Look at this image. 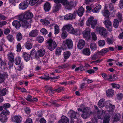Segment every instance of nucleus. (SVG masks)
Listing matches in <instances>:
<instances>
[{
  "label": "nucleus",
  "instance_id": "nucleus-35",
  "mask_svg": "<svg viewBox=\"0 0 123 123\" xmlns=\"http://www.w3.org/2000/svg\"><path fill=\"white\" fill-rule=\"evenodd\" d=\"M8 92L7 89L6 88L0 90V95L2 96H5Z\"/></svg>",
  "mask_w": 123,
  "mask_h": 123
},
{
  "label": "nucleus",
  "instance_id": "nucleus-54",
  "mask_svg": "<svg viewBox=\"0 0 123 123\" xmlns=\"http://www.w3.org/2000/svg\"><path fill=\"white\" fill-rule=\"evenodd\" d=\"M1 114L6 116L9 115L10 114V113L7 110L5 109L2 111Z\"/></svg>",
  "mask_w": 123,
  "mask_h": 123
},
{
  "label": "nucleus",
  "instance_id": "nucleus-6",
  "mask_svg": "<svg viewBox=\"0 0 123 123\" xmlns=\"http://www.w3.org/2000/svg\"><path fill=\"white\" fill-rule=\"evenodd\" d=\"M45 91L46 92H48L49 91V92L51 95L53 94L54 93V91L57 92L59 93L61 91L64 90V88L62 87H60L57 89L53 90L51 86L49 85H47L45 86Z\"/></svg>",
  "mask_w": 123,
  "mask_h": 123
},
{
  "label": "nucleus",
  "instance_id": "nucleus-4",
  "mask_svg": "<svg viewBox=\"0 0 123 123\" xmlns=\"http://www.w3.org/2000/svg\"><path fill=\"white\" fill-rule=\"evenodd\" d=\"M96 31L97 33L100 35L102 37H106L107 36L108 32L104 27H97Z\"/></svg>",
  "mask_w": 123,
  "mask_h": 123
},
{
  "label": "nucleus",
  "instance_id": "nucleus-39",
  "mask_svg": "<svg viewBox=\"0 0 123 123\" xmlns=\"http://www.w3.org/2000/svg\"><path fill=\"white\" fill-rule=\"evenodd\" d=\"M32 44L29 42H27L25 43V47L28 49H30L32 47Z\"/></svg>",
  "mask_w": 123,
  "mask_h": 123
},
{
  "label": "nucleus",
  "instance_id": "nucleus-59",
  "mask_svg": "<svg viewBox=\"0 0 123 123\" xmlns=\"http://www.w3.org/2000/svg\"><path fill=\"white\" fill-rule=\"evenodd\" d=\"M10 104L9 103H7L4 104L2 106H0V108H10Z\"/></svg>",
  "mask_w": 123,
  "mask_h": 123
},
{
  "label": "nucleus",
  "instance_id": "nucleus-40",
  "mask_svg": "<svg viewBox=\"0 0 123 123\" xmlns=\"http://www.w3.org/2000/svg\"><path fill=\"white\" fill-rule=\"evenodd\" d=\"M22 38V35L20 32H19L17 34L16 38L18 41H21Z\"/></svg>",
  "mask_w": 123,
  "mask_h": 123
},
{
  "label": "nucleus",
  "instance_id": "nucleus-44",
  "mask_svg": "<svg viewBox=\"0 0 123 123\" xmlns=\"http://www.w3.org/2000/svg\"><path fill=\"white\" fill-rule=\"evenodd\" d=\"M59 30V28L58 25H55L54 26V33L55 35L58 33Z\"/></svg>",
  "mask_w": 123,
  "mask_h": 123
},
{
  "label": "nucleus",
  "instance_id": "nucleus-27",
  "mask_svg": "<svg viewBox=\"0 0 123 123\" xmlns=\"http://www.w3.org/2000/svg\"><path fill=\"white\" fill-rule=\"evenodd\" d=\"M23 56L26 62H27L30 59V55L26 52L23 53Z\"/></svg>",
  "mask_w": 123,
  "mask_h": 123
},
{
  "label": "nucleus",
  "instance_id": "nucleus-34",
  "mask_svg": "<svg viewBox=\"0 0 123 123\" xmlns=\"http://www.w3.org/2000/svg\"><path fill=\"white\" fill-rule=\"evenodd\" d=\"M90 47L91 50L92 51H94L97 49L96 44L94 43H91L90 44Z\"/></svg>",
  "mask_w": 123,
  "mask_h": 123
},
{
  "label": "nucleus",
  "instance_id": "nucleus-37",
  "mask_svg": "<svg viewBox=\"0 0 123 123\" xmlns=\"http://www.w3.org/2000/svg\"><path fill=\"white\" fill-rule=\"evenodd\" d=\"M81 31L79 29H73L72 34H74L76 35H79L81 33Z\"/></svg>",
  "mask_w": 123,
  "mask_h": 123
},
{
  "label": "nucleus",
  "instance_id": "nucleus-62",
  "mask_svg": "<svg viewBox=\"0 0 123 123\" xmlns=\"http://www.w3.org/2000/svg\"><path fill=\"white\" fill-rule=\"evenodd\" d=\"M107 105L111 108H114L115 107V106L114 105L112 104L111 103H110V101H108L107 102Z\"/></svg>",
  "mask_w": 123,
  "mask_h": 123
},
{
  "label": "nucleus",
  "instance_id": "nucleus-25",
  "mask_svg": "<svg viewBox=\"0 0 123 123\" xmlns=\"http://www.w3.org/2000/svg\"><path fill=\"white\" fill-rule=\"evenodd\" d=\"M105 100L104 99H100L98 103V105L99 107H103L105 105Z\"/></svg>",
  "mask_w": 123,
  "mask_h": 123
},
{
  "label": "nucleus",
  "instance_id": "nucleus-38",
  "mask_svg": "<svg viewBox=\"0 0 123 123\" xmlns=\"http://www.w3.org/2000/svg\"><path fill=\"white\" fill-rule=\"evenodd\" d=\"M71 53L70 51H67L64 52L63 54V56L65 59L68 58L71 55Z\"/></svg>",
  "mask_w": 123,
  "mask_h": 123
},
{
  "label": "nucleus",
  "instance_id": "nucleus-14",
  "mask_svg": "<svg viewBox=\"0 0 123 123\" xmlns=\"http://www.w3.org/2000/svg\"><path fill=\"white\" fill-rule=\"evenodd\" d=\"M104 23L109 31H112L111 23L109 19L105 20L104 22Z\"/></svg>",
  "mask_w": 123,
  "mask_h": 123
},
{
  "label": "nucleus",
  "instance_id": "nucleus-42",
  "mask_svg": "<svg viewBox=\"0 0 123 123\" xmlns=\"http://www.w3.org/2000/svg\"><path fill=\"white\" fill-rule=\"evenodd\" d=\"M40 22L44 25H47L50 23V22L48 20L45 19H41L40 20Z\"/></svg>",
  "mask_w": 123,
  "mask_h": 123
},
{
  "label": "nucleus",
  "instance_id": "nucleus-61",
  "mask_svg": "<svg viewBox=\"0 0 123 123\" xmlns=\"http://www.w3.org/2000/svg\"><path fill=\"white\" fill-rule=\"evenodd\" d=\"M14 61V60H9L8 64L9 65V67L10 68L13 66Z\"/></svg>",
  "mask_w": 123,
  "mask_h": 123
},
{
  "label": "nucleus",
  "instance_id": "nucleus-49",
  "mask_svg": "<svg viewBox=\"0 0 123 123\" xmlns=\"http://www.w3.org/2000/svg\"><path fill=\"white\" fill-rule=\"evenodd\" d=\"M5 80V75L0 74V83L4 82Z\"/></svg>",
  "mask_w": 123,
  "mask_h": 123
},
{
  "label": "nucleus",
  "instance_id": "nucleus-20",
  "mask_svg": "<svg viewBox=\"0 0 123 123\" xmlns=\"http://www.w3.org/2000/svg\"><path fill=\"white\" fill-rule=\"evenodd\" d=\"M53 8V11L54 12H56L61 6V5L59 3H55Z\"/></svg>",
  "mask_w": 123,
  "mask_h": 123
},
{
  "label": "nucleus",
  "instance_id": "nucleus-41",
  "mask_svg": "<svg viewBox=\"0 0 123 123\" xmlns=\"http://www.w3.org/2000/svg\"><path fill=\"white\" fill-rule=\"evenodd\" d=\"M62 51V49L60 47H58L55 52V54L58 55H60Z\"/></svg>",
  "mask_w": 123,
  "mask_h": 123
},
{
  "label": "nucleus",
  "instance_id": "nucleus-28",
  "mask_svg": "<svg viewBox=\"0 0 123 123\" xmlns=\"http://www.w3.org/2000/svg\"><path fill=\"white\" fill-rule=\"evenodd\" d=\"M114 94V91L112 90H108L106 91V95L108 97H112L113 95Z\"/></svg>",
  "mask_w": 123,
  "mask_h": 123
},
{
  "label": "nucleus",
  "instance_id": "nucleus-21",
  "mask_svg": "<svg viewBox=\"0 0 123 123\" xmlns=\"http://www.w3.org/2000/svg\"><path fill=\"white\" fill-rule=\"evenodd\" d=\"M75 18V16L74 14L69 13L65 16L64 18L65 20H68L74 19Z\"/></svg>",
  "mask_w": 123,
  "mask_h": 123
},
{
  "label": "nucleus",
  "instance_id": "nucleus-7",
  "mask_svg": "<svg viewBox=\"0 0 123 123\" xmlns=\"http://www.w3.org/2000/svg\"><path fill=\"white\" fill-rule=\"evenodd\" d=\"M73 46L72 40L71 39H68L63 41L62 47L64 48H68L69 49H71L73 48Z\"/></svg>",
  "mask_w": 123,
  "mask_h": 123
},
{
  "label": "nucleus",
  "instance_id": "nucleus-9",
  "mask_svg": "<svg viewBox=\"0 0 123 123\" xmlns=\"http://www.w3.org/2000/svg\"><path fill=\"white\" fill-rule=\"evenodd\" d=\"M46 53L45 49L43 48L37 50L35 54V57L37 59H39L40 57H42L44 56Z\"/></svg>",
  "mask_w": 123,
  "mask_h": 123
},
{
  "label": "nucleus",
  "instance_id": "nucleus-32",
  "mask_svg": "<svg viewBox=\"0 0 123 123\" xmlns=\"http://www.w3.org/2000/svg\"><path fill=\"white\" fill-rule=\"evenodd\" d=\"M50 6L49 3L48 2L45 3L44 6V9L45 11H49L50 9Z\"/></svg>",
  "mask_w": 123,
  "mask_h": 123
},
{
  "label": "nucleus",
  "instance_id": "nucleus-45",
  "mask_svg": "<svg viewBox=\"0 0 123 123\" xmlns=\"http://www.w3.org/2000/svg\"><path fill=\"white\" fill-rule=\"evenodd\" d=\"M21 60V58L19 57H17L15 61V63L17 65H19L20 64V62Z\"/></svg>",
  "mask_w": 123,
  "mask_h": 123
},
{
  "label": "nucleus",
  "instance_id": "nucleus-23",
  "mask_svg": "<svg viewBox=\"0 0 123 123\" xmlns=\"http://www.w3.org/2000/svg\"><path fill=\"white\" fill-rule=\"evenodd\" d=\"M82 53L84 55L89 56L90 54L91 51L89 49L86 48L82 50Z\"/></svg>",
  "mask_w": 123,
  "mask_h": 123
},
{
  "label": "nucleus",
  "instance_id": "nucleus-3",
  "mask_svg": "<svg viewBox=\"0 0 123 123\" xmlns=\"http://www.w3.org/2000/svg\"><path fill=\"white\" fill-rule=\"evenodd\" d=\"M54 2L55 3H61L63 5L65 6L67 9H71L74 6L73 3L71 2H68L67 0H54Z\"/></svg>",
  "mask_w": 123,
  "mask_h": 123
},
{
  "label": "nucleus",
  "instance_id": "nucleus-18",
  "mask_svg": "<svg viewBox=\"0 0 123 123\" xmlns=\"http://www.w3.org/2000/svg\"><path fill=\"white\" fill-rule=\"evenodd\" d=\"M85 45V42L84 40L80 39L79 41L77 47L80 49H81Z\"/></svg>",
  "mask_w": 123,
  "mask_h": 123
},
{
  "label": "nucleus",
  "instance_id": "nucleus-1",
  "mask_svg": "<svg viewBox=\"0 0 123 123\" xmlns=\"http://www.w3.org/2000/svg\"><path fill=\"white\" fill-rule=\"evenodd\" d=\"M98 108H96L97 112V116L98 118L100 119H104L103 123H109L110 119L109 115L110 114L112 113V111L114 108H111L110 110L111 111H104L102 109L98 110Z\"/></svg>",
  "mask_w": 123,
  "mask_h": 123
},
{
  "label": "nucleus",
  "instance_id": "nucleus-52",
  "mask_svg": "<svg viewBox=\"0 0 123 123\" xmlns=\"http://www.w3.org/2000/svg\"><path fill=\"white\" fill-rule=\"evenodd\" d=\"M123 97V94L121 93H119L116 95V98L118 100L121 99Z\"/></svg>",
  "mask_w": 123,
  "mask_h": 123
},
{
  "label": "nucleus",
  "instance_id": "nucleus-30",
  "mask_svg": "<svg viewBox=\"0 0 123 123\" xmlns=\"http://www.w3.org/2000/svg\"><path fill=\"white\" fill-rule=\"evenodd\" d=\"M84 9L81 6L78 9L77 13L78 15L80 16H82L84 12Z\"/></svg>",
  "mask_w": 123,
  "mask_h": 123
},
{
  "label": "nucleus",
  "instance_id": "nucleus-24",
  "mask_svg": "<svg viewBox=\"0 0 123 123\" xmlns=\"http://www.w3.org/2000/svg\"><path fill=\"white\" fill-rule=\"evenodd\" d=\"M12 25L18 29H19L21 26L20 22L17 20H15L12 22Z\"/></svg>",
  "mask_w": 123,
  "mask_h": 123
},
{
  "label": "nucleus",
  "instance_id": "nucleus-64",
  "mask_svg": "<svg viewBox=\"0 0 123 123\" xmlns=\"http://www.w3.org/2000/svg\"><path fill=\"white\" fill-rule=\"evenodd\" d=\"M119 7L122 8H123V0H120L119 3Z\"/></svg>",
  "mask_w": 123,
  "mask_h": 123
},
{
  "label": "nucleus",
  "instance_id": "nucleus-36",
  "mask_svg": "<svg viewBox=\"0 0 123 123\" xmlns=\"http://www.w3.org/2000/svg\"><path fill=\"white\" fill-rule=\"evenodd\" d=\"M9 60H14V54L11 52H9L7 55Z\"/></svg>",
  "mask_w": 123,
  "mask_h": 123
},
{
  "label": "nucleus",
  "instance_id": "nucleus-33",
  "mask_svg": "<svg viewBox=\"0 0 123 123\" xmlns=\"http://www.w3.org/2000/svg\"><path fill=\"white\" fill-rule=\"evenodd\" d=\"M101 8V6L100 5H98L97 6H96L92 10V11L93 13H97L99 11Z\"/></svg>",
  "mask_w": 123,
  "mask_h": 123
},
{
  "label": "nucleus",
  "instance_id": "nucleus-53",
  "mask_svg": "<svg viewBox=\"0 0 123 123\" xmlns=\"http://www.w3.org/2000/svg\"><path fill=\"white\" fill-rule=\"evenodd\" d=\"M119 22L118 20L116 19H114V21L113 25L115 28H117L119 25Z\"/></svg>",
  "mask_w": 123,
  "mask_h": 123
},
{
  "label": "nucleus",
  "instance_id": "nucleus-47",
  "mask_svg": "<svg viewBox=\"0 0 123 123\" xmlns=\"http://www.w3.org/2000/svg\"><path fill=\"white\" fill-rule=\"evenodd\" d=\"M40 79L45 80H48L49 79V75L48 74H46L44 75V76H42L39 77Z\"/></svg>",
  "mask_w": 123,
  "mask_h": 123
},
{
  "label": "nucleus",
  "instance_id": "nucleus-46",
  "mask_svg": "<svg viewBox=\"0 0 123 123\" xmlns=\"http://www.w3.org/2000/svg\"><path fill=\"white\" fill-rule=\"evenodd\" d=\"M120 116V115L119 114H117L116 115H115L114 117L112 118V119H113V121L115 122L118 121L119 119Z\"/></svg>",
  "mask_w": 123,
  "mask_h": 123
},
{
  "label": "nucleus",
  "instance_id": "nucleus-8",
  "mask_svg": "<svg viewBox=\"0 0 123 123\" xmlns=\"http://www.w3.org/2000/svg\"><path fill=\"white\" fill-rule=\"evenodd\" d=\"M94 18L93 17H91L89 18L86 22V25L88 26L91 25L92 28L94 29L97 23V20H93Z\"/></svg>",
  "mask_w": 123,
  "mask_h": 123
},
{
  "label": "nucleus",
  "instance_id": "nucleus-60",
  "mask_svg": "<svg viewBox=\"0 0 123 123\" xmlns=\"http://www.w3.org/2000/svg\"><path fill=\"white\" fill-rule=\"evenodd\" d=\"M92 38L94 41L96 40L97 39V37L96 36V34L94 32L92 33Z\"/></svg>",
  "mask_w": 123,
  "mask_h": 123
},
{
  "label": "nucleus",
  "instance_id": "nucleus-57",
  "mask_svg": "<svg viewBox=\"0 0 123 123\" xmlns=\"http://www.w3.org/2000/svg\"><path fill=\"white\" fill-rule=\"evenodd\" d=\"M39 0H30L29 1V4L33 6Z\"/></svg>",
  "mask_w": 123,
  "mask_h": 123
},
{
  "label": "nucleus",
  "instance_id": "nucleus-51",
  "mask_svg": "<svg viewBox=\"0 0 123 123\" xmlns=\"http://www.w3.org/2000/svg\"><path fill=\"white\" fill-rule=\"evenodd\" d=\"M7 38L10 42H12L14 40L13 37L12 35L9 34L7 36Z\"/></svg>",
  "mask_w": 123,
  "mask_h": 123
},
{
  "label": "nucleus",
  "instance_id": "nucleus-63",
  "mask_svg": "<svg viewBox=\"0 0 123 123\" xmlns=\"http://www.w3.org/2000/svg\"><path fill=\"white\" fill-rule=\"evenodd\" d=\"M17 51L18 52H19L21 50V45L20 44V43H18L17 45Z\"/></svg>",
  "mask_w": 123,
  "mask_h": 123
},
{
  "label": "nucleus",
  "instance_id": "nucleus-56",
  "mask_svg": "<svg viewBox=\"0 0 123 123\" xmlns=\"http://www.w3.org/2000/svg\"><path fill=\"white\" fill-rule=\"evenodd\" d=\"M44 38L42 36H40L38 37L37 38V40L39 43H42L43 41Z\"/></svg>",
  "mask_w": 123,
  "mask_h": 123
},
{
  "label": "nucleus",
  "instance_id": "nucleus-48",
  "mask_svg": "<svg viewBox=\"0 0 123 123\" xmlns=\"http://www.w3.org/2000/svg\"><path fill=\"white\" fill-rule=\"evenodd\" d=\"M108 52V48H105L103 49L100 51L98 52V53H100V54L103 55Z\"/></svg>",
  "mask_w": 123,
  "mask_h": 123
},
{
  "label": "nucleus",
  "instance_id": "nucleus-11",
  "mask_svg": "<svg viewBox=\"0 0 123 123\" xmlns=\"http://www.w3.org/2000/svg\"><path fill=\"white\" fill-rule=\"evenodd\" d=\"M90 29H87L83 32V34L84 38L87 40H89L90 39Z\"/></svg>",
  "mask_w": 123,
  "mask_h": 123
},
{
  "label": "nucleus",
  "instance_id": "nucleus-43",
  "mask_svg": "<svg viewBox=\"0 0 123 123\" xmlns=\"http://www.w3.org/2000/svg\"><path fill=\"white\" fill-rule=\"evenodd\" d=\"M24 67V64L22 63H21L20 65L16 68V70L20 71L23 69Z\"/></svg>",
  "mask_w": 123,
  "mask_h": 123
},
{
  "label": "nucleus",
  "instance_id": "nucleus-16",
  "mask_svg": "<svg viewBox=\"0 0 123 123\" xmlns=\"http://www.w3.org/2000/svg\"><path fill=\"white\" fill-rule=\"evenodd\" d=\"M28 5V3L26 1H25L22 2L19 4V8L20 9L24 10L27 7Z\"/></svg>",
  "mask_w": 123,
  "mask_h": 123
},
{
  "label": "nucleus",
  "instance_id": "nucleus-50",
  "mask_svg": "<svg viewBox=\"0 0 123 123\" xmlns=\"http://www.w3.org/2000/svg\"><path fill=\"white\" fill-rule=\"evenodd\" d=\"M98 45L100 47H103L105 44V41L103 40H99L98 42Z\"/></svg>",
  "mask_w": 123,
  "mask_h": 123
},
{
  "label": "nucleus",
  "instance_id": "nucleus-17",
  "mask_svg": "<svg viewBox=\"0 0 123 123\" xmlns=\"http://www.w3.org/2000/svg\"><path fill=\"white\" fill-rule=\"evenodd\" d=\"M69 119L68 118L65 116H62L61 119L59 120L57 123H69Z\"/></svg>",
  "mask_w": 123,
  "mask_h": 123
},
{
  "label": "nucleus",
  "instance_id": "nucleus-15",
  "mask_svg": "<svg viewBox=\"0 0 123 123\" xmlns=\"http://www.w3.org/2000/svg\"><path fill=\"white\" fill-rule=\"evenodd\" d=\"M68 115L72 119L73 118L76 119L79 116V114L77 113L72 110L69 111Z\"/></svg>",
  "mask_w": 123,
  "mask_h": 123
},
{
  "label": "nucleus",
  "instance_id": "nucleus-55",
  "mask_svg": "<svg viewBox=\"0 0 123 123\" xmlns=\"http://www.w3.org/2000/svg\"><path fill=\"white\" fill-rule=\"evenodd\" d=\"M40 32L43 35H45L48 33L47 30L44 28H42L41 29Z\"/></svg>",
  "mask_w": 123,
  "mask_h": 123
},
{
  "label": "nucleus",
  "instance_id": "nucleus-22",
  "mask_svg": "<svg viewBox=\"0 0 123 123\" xmlns=\"http://www.w3.org/2000/svg\"><path fill=\"white\" fill-rule=\"evenodd\" d=\"M21 117L19 116H15L12 118V120L13 122L16 123H20Z\"/></svg>",
  "mask_w": 123,
  "mask_h": 123
},
{
  "label": "nucleus",
  "instance_id": "nucleus-12",
  "mask_svg": "<svg viewBox=\"0 0 123 123\" xmlns=\"http://www.w3.org/2000/svg\"><path fill=\"white\" fill-rule=\"evenodd\" d=\"M66 31H67L69 33L72 34L73 30L74 28L72 25L69 24H67L64 26L62 28Z\"/></svg>",
  "mask_w": 123,
  "mask_h": 123
},
{
  "label": "nucleus",
  "instance_id": "nucleus-5",
  "mask_svg": "<svg viewBox=\"0 0 123 123\" xmlns=\"http://www.w3.org/2000/svg\"><path fill=\"white\" fill-rule=\"evenodd\" d=\"M46 44L47 47L51 51L53 50L57 46V44L55 41L51 39H49L47 41Z\"/></svg>",
  "mask_w": 123,
  "mask_h": 123
},
{
  "label": "nucleus",
  "instance_id": "nucleus-10",
  "mask_svg": "<svg viewBox=\"0 0 123 123\" xmlns=\"http://www.w3.org/2000/svg\"><path fill=\"white\" fill-rule=\"evenodd\" d=\"M86 108H78V110L79 111H82V112L81 117L84 119L87 118L89 116L90 112L87 111Z\"/></svg>",
  "mask_w": 123,
  "mask_h": 123
},
{
  "label": "nucleus",
  "instance_id": "nucleus-19",
  "mask_svg": "<svg viewBox=\"0 0 123 123\" xmlns=\"http://www.w3.org/2000/svg\"><path fill=\"white\" fill-rule=\"evenodd\" d=\"M38 33V31L36 29L33 30L29 33V36L35 37L37 36Z\"/></svg>",
  "mask_w": 123,
  "mask_h": 123
},
{
  "label": "nucleus",
  "instance_id": "nucleus-13",
  "mask_svg": "<svg viewBox=\"0 0 123 123\" xmlns=\"http://www.w3.org/2000/svg\"><path fill=\"white\" fill-rule=\"evenodd\" d=\"M22 21V24L23 27L25 29L30 28L31 27L30 23L31 21L23 20H20Z\"/></svg>",
  "mask_w": 123,
  "mask_h": 123
},
{
  "label": "nucleus",
  "instance_id": "nucleus-29",
  "mask_svg": "<svg viewBox=\"0 0 123 123\" xmlns=\"http://www.w3.org/2000/svg\"><path fill=\"white\" fill-rule=\"evenodd\" d=\"M7 118V117L2 114H0V121L2 123L6 122Z\"/></svg>",
  "mask_w": 123,
  "mask_h": 123
},
{
  "label": "nucleus",
  "instance_id": "nucleus-31",
  "mask_svg": "<svg viewBox=\"0 0 123 123\" xmlns=\"http://www.w3.org/2000/svg\"><path fill=\"white\" fill-rule=\"evenodd\" d=\"M61 31H62V33L61 34V38L63 39H64L67 37L68 34L65 30L63 29V28L62 29Z\"/></svg>",
  "mask_w": 123,
  "mask_h": 123
},
{
  "label": "nucleus",
  "instance_id": "nucleus-26",
  "mask_svg": "<svg viewBox=\"0 0 123 123\" xmlns=\"http://www.w3.org/2000/svg\"><path fill=\"white\" fill-rule=\"evenodd\" d=\"M102 13L103 15L106 18H109L110 13L108 10L105 9L102 12Z\"/></svg>",
  "mask_w": 123,
  "mask_h": 123
},
{
  "label": "nucleus",
  "instance_id": "nucleus-58",
  "mask_svg": "<svg viewBox=\"0 0 123 123\" xmlns=\"http://www.w3.org/2000/svg\"><path fill=\"white\" fill-rule=\"evenodd\" d=\"M111 85L113 87L117 89H119L120 88V86L118 84L112 83L111 84Z\"/></svg>",
  "mask_w": 123,
  "mask_h": 123
},
{
  "label": "nucleus",
  "instance_id": "nucleus-2",
  "mask_svg": "<svg viewBox=\"0 0 123 123\" xmlns=\"http://www.w3.org/2000/svg\"><path fill=\"white\" fill-rule=\"evenodd\" d=\"M32 17V13L29 11H27L19 15V20H24L31 21V19Z\"/></svg>",
  "mask_w": 123,
  "mask_h": 123
}]
</instances>
